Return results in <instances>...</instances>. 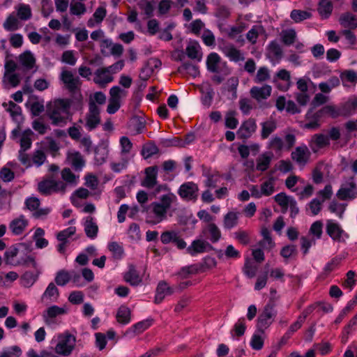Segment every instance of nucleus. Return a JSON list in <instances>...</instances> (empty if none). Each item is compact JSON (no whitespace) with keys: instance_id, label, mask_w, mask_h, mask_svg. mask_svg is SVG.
I'll return each mask as SVG.
<instances>
[{"instance_id":"9b49d317","label":"nucleus","mask_w":357,"mask_h":357,"mask_svg":"<svg viewBox=\"0 0 357 357\" xmlns=\"http://www.w3.org/2000/svg\"><path fill=\"white\" fill-rule=\"evenodd\" d=\"M311 153L305 144L297 146L294 151L291 152V157L298 165H305L310 158Z\"/></svg>"},{"instance_id":"4d7b16f0","label":"nucleus","mask_w":357,"mask_h":357,"mask_svg":"<svg viewBox=\"0 0 357 357\" xmlns=\"http://www.w3.org/2000/svg\"><path fill=\"white\" fill-rule=\"evenodd\" d=\"M70 273L66 270H60L56 273L54 281L59 286H64L70 281Z\"/></svg>"},{"instance_id":"a19ab883","label":"nucleus","mask_w":357,"mask_h":357,"mask_svg":"<svg viewBox=\"0 0 357 357\" xmlns=\"http://www.w3.org/2000/svg\"><path fill=\"white\" fill-rule=\"evenodd\" d=\"M130 313L128 307L125 305L120 306L116 316L117 321L122 324H128L130 321Z\"/></svg>"},{"instance_id":"0eeeda50","label":"nucleus","mask_w":357,"mask_h":357,"mask_svg":"<svg viewBox=\"0 0 357 357\" xmlns=\"http://www.w3.org/2000/svg\"><path fill=\"white\" fill-rule=\"evenodd\" d=\"M356 190L355 177H348L342 183L336 193V197L342 201L353 200L356 198Z\"/></svg>"},{"instance_id":"473e14b6","label":"nucleus","mask_w":357,"mask_h":357,"mask_svg":"<svg viewBox=\"0 0 357 357\" xmlns=\"http://www.w3.org/2000/svg\"><path fill=\"white\" fill-rule=\"evenodd\" d=\"M10 192L6 190H1L0 191V213H5L10 211Z\"/></svg>"},{"instance_id":"39448f33","label":"nucleus","mask_w":357,"mask_h":357,"mask_svg":"<svg viewBox=\"0 0 357 357\" xmlns=\"http://www.w3.org/2000/svg\"><path fill=\"white\" fill-rule=\"evenodd\" d=\"M296 140L295 135L291 133L285 135L284 140L275 135L268 141L267 148L274 151L275 153H280L283 149L289 151L294 146Z\"/></svg>"},{"instance_id":"a878e982","label":"nucleus","mask_w":357,"mask_h":357,"mask_svg":"<svg viewBox=\"0 0 357 357\" xmlns=\"http://www.w3.org/2000/svg\"><path fill=\"white\" fill-rule=\"evenodd\" d=\"M109 68H98L95 72L93 81L98 84H106L113 81V77L108 75Z\"/></svg>"},{"instance_id":"7c9ffc66","label":"nucleus","mask_w":357,"mask_h":357,"mask_svg":"<svg viewBox=\"0 0 357 357\" xmlns=\"http://www.w3.org/2000/svg\"><path fill=\"white\" fill-rule=\"evenodd\" d=\"M178 72L181 74H187L193 77L199 75V67L192 64L191 62H183L181 66L178 68Z\"/></svg>"},{"instance_id":"8fccbe9b","label":"nucleus","mask_w":357,"mask_h":357,"mask_svg":"<svg viewBox=\"0 0 357 357\" xmlns=\"http://www.w3.org/2000/svg\"><path fill=\"white\" fill-rule=\"evenodd\" d=\"M124 280L132 286H137L142 282L137 271L134 268H130L129 271L125 274Z\"/></svg>"},{"instance_id":"79ce46f5","label":"nucleus","mask_w":357,"mask_h":357,"mask_svg":"<svg viewBox=\"0 0 357 357\" xmlns=\"http://www.w3.org/2000/svg\"><path fill=\"white\" fill-rule=\"evenodd\" d=\"M312 13L307 10L294 9L290 13L291 19L296 23H299L305 20L311 18Z\"/></svg>"},{"instance_id":"5701e85b","label":"nucleus","mask_w":357,"mask_h":357,"mask_svg":"<svg viewBox=\"0 0 357 357\" xmlns=\"http://www.w3.org/2000/svg\"><path fill=\"white\" fill-rule=\"evenodd\" d=\"M59 296V289L56 287L54 283L50 282L45 291L41 296L42 302L49 301L50 302H56Z\"/></svg>"},{"instance_id":"338daca9","label":"nucleus","mask_w":357,"mask_h":357,"mask_svg":"<svg viewBox=\"0 0 357 357\" xmlns=\"http://www.w3.org/2000/svg\"><path fill=\"white\" fill-rule=\"evenodd\" d=\"M322 112H324L325 114H328L333 119L342 116V114H340L341 111L340 105L337 106L326 105L322 107Z\"/></svg>"},{"instance_id":"c03bdc74","label":"nucleus","mask_w":357,"mask_h":357,"mask_svg":"<svg viewBox=\"0 0 357 357\" xmlns=\"http://www.w3.org/2000/svg\"><path fill=\"white\" fill-rule=\"evenodd\" d=\"M231 15V9L226 5L218 4L214 10V16L220 20L225 21Z\"/></svg>"},{"instance_id":"7ed1b4c3","label":"nucleus","mask_w":357,"mask_h":357,"mask_svg":"<svg viewBox=\"0 0 357 357\" xmlns=\"http://www.w3.org/2000/svg\"><path fill=\"white\" fill-rule=\"evenodd\" d=\"M277 315L275 310V303L273 301H269L264 306L262 312L257 318V326L258 329L264 332L273 322Z\"/></svg>"},{"instance_id":"6ab92c4d","label":"nucleus","mask_w":357,"mask_h":357,"mask_svg":"<svg viewBox=\"0 0 357 357\" xmlns=\"http://www.w3.org/2000/svg\"><path fill=\"white\" fill-rule=\"evenodd\" d=\"M342 116L348 117L357 113V98H349L340 105Z\"/></svg>"},{"instance_id":"ddd939ff","label":"nucleus","mask_w":357,"mask_h":357,"mask_svg":"<svg viewBox=\"0 0 357 357\" xmlns=\"http://www.w3.org/2000/svg\"><path fill=\"white\" fill-rule=\"evenodd\" d=\"M257 124L254 119L245 121L237 130V137L241 139H246L256 131Z\"/></svg>"},{"instance_id":"864d4df0","label":"nucleus","mask_w":357,"mask_h":357,"mask_svg":"<svg viewBox=\"0 0 357 357\" xmlns=\"http://www.w3.org/2000/svg\"><path fill=\"white\" fill-rule=\"evenodd\" d=\"M20 61L23 66L30 70L33 68L36 59L30 52H26L20 56Z\"/></svg>"},{"instance_id":"774afa93","label":"nucleus","mask_w":357,"mask_h":357,"mask_svg":"<svg viewBox=\"0 0 357 357\" xmlns=\"http://www.w3.org/2000/svg\"><path fill=\"white\" fill-rule=\"evenodd\" d=\"M294 199L292 197H289L286 195L284 192H280L276 195L274 197L275 201L281 206V207H289V204Z\"/></svg>"},{"instance_id":"f257e3e1","label":"nucleus","mask_w":357,"mask_h":357,"mask_svg":"<svg viewBox=\"0 0 357 357\" xmlns=\"http://www.w3.org/2000/svg\"><path fill=\"white\" fill-rule=\"evenodd\" d=\"M71 105L70 99H57L54 101L53 107L47 110L52 125L62 126L66 123Z\"/></svg>"},{"instance_id":"1a4fd4ad","label":"nucleus","mask_w":357,"mask_h":357,"mask_svg":"<svg viewBox=\"0 0 357 357\" xmlns=\"http://www.w3.org/2000/svg\"><path fill=\"white\" fill-rule=\"evenodd\" d=\"M178 194L184 200L195 202L199 196V187L192 181L185 182L179 187Z\"/></svg>"},{"instance_id":"aec40b11","label":"nucleus","mask_w":357,"mask_h":357,"mask_svg":"<svg viewBox=\"0 0 357 357\" xmlns=\"http://www.w3.org/2000/svg\"><path fill=\"white\" fill-rule=\"evenodd\" d=\"M66 312V310L57 305H52L47 309L43 313V317L44 321L46 324H51L53 323V319L59 315L64 314Z\"/></svg>"},{"instance_id":"20e7f679","label":"nucleus","mask_w":357,"mask_h":357,"mask_svg":"<svg viewBox=\"0 0 357 357\" xmlns=\"http://www.w3.org/2000/svg\"><path fill=\"white\" fill-rule=\"evenodd\" d=\"M177 201L176 196L169 192L161 195L158 201V223L167 219L168 216L171 217L172 214L169 213V211L172 205Z\"/></svg>"},{"instance_id":"13d9d810","label":"nucleus","mask_w":357,"mask_h":357,"mask_svg":"<svg viewBox=\"0 0 357 357\" xmlns=\"http://www.w3.org/2000/svg\"><path fill=\"white\" fill-rule=\"evenodd\" d=\"M141 154L145 160L156 154V145L154 142H150L144 144Z\"/></svg>"},{"instance_id":"c85d7f7f","label":"nucleus","mask_w":357,"mask_h":357,"mask_svg":"<svg viewBox=\"0 0 357 357\" xmlns=\"http://www.w3.org/2000/svg\"><path fill=\"white\" fill-rule=\"evenodd\" d=\"M220 62V57L217 53L212 52L209 54L206 59V67L208 70L214 73H220V70L218 66Z\"/></svg>"},{"instance_id":"f03ea898","label":"nucleus","mask_w":357,"mask_h":357,"mask_svg":"<svg viewBox=\"0 0 357 357\" xmlns=\"http://www.w3.org/2000/svg\"><path fill=\"white\" fill-rule=\"evenodd\" d=\"M76 338L72 334L66 332L58 335V342L54 351L58 355L69 356L75 347Z\"/></svg>"},{"instance_id":"a18cd8bd","label":"nucleus","mask_w":357,"mask_h":357,"mask_svg":"<svg viewBox=\"0 0 357 357\" xmlns=\"http://www.w3.org/2000/svg\"><path fill=\"white\" fill-rule=\"evenodd\" d=\"M33 135V132L31 129H26L22 132L20 142V150H28L31 148L32 144V140L31 137Z\"/></svg>"},{"instance_id":"b1692460","label":"nucleus","mask_w":357,"mask_h":357,"mask_svg":"<svg viewBox=\"0 0 357 357\" xmlns=\"http://www.w3.org/2000/svg\"><path fill=\"white\" fill-rule=\"evenodd\" d=\"M176 162L172 160L165 161L162 165L161 173H163L162 177L165 181H172L174 175L172 174L176 169Z\"/></svg>"},{"instance_id":"603ef678","label":"nucleus","mask_w":357,"mask_h":357,"mask_svg":"<svg viewBox=\"0 0 357 357\" xmlns=\"http://www.w3.org/2000/svg\"><path fill=\"white\" fill-rule=\"evenodd\" d=\"M271 78L270 70L266 67H260L254 78V82L257 84L263 83Z\"/></svg>"},{"instance_id":"69168bd1","label":"nucleus","mask_w":357,"mask_h":357,"mask_svg":"<svg viewBox=\"0 0 357 357\" xmlns=\"http://www.w3.org/2000/svg\"><path fill=\"white\" fill-rule=\"evenodd\" d=\"M342 257L340 256H336L333 257L330 261H328L324 268V271L326 274H329L331 272L334 271L340 264Z\"/></svg>"},{"instance_id":"6e6552de","label":"nucleus","mask_w":357,"mask_h":357,"mask_svg":"<svg viewBox=\"0 0 357 357\" xmlns=\"http://www.w3.org/2000/svg\"><path fill=\"white\" fill-rule=\"evenodd\" d=\"M100 110L93 100L89 102V112L86 115L85 127L89 131L96 129L100 123Z\"/></svg>"},{"instance_id":"bb28decb","label":"nucleus","mask_w":357,"mask_h":357,"mask_svg":"<svg viewBox=\"0 0 357 357\" xmlns=\"http://www.w3.org/2000/svg\"><path fill=\"white\" fill-rule=\"evenodd\" d=\"M137 202L142 205L144 208V211L146 213H153L155 215H156V202H152L148 206H144V204L149 199L148 194L144 190H139L137 194Z\"/></svg>"},{"instance_id":"a211bd4d","label":"nucleus","mask_w":357,"mask_h":357,"mask_svg":"<svg viewBox=\"0 0 357 357\" xmlns=\"http://www.w3.org/2000/svg\"><path fill=\"white\" fill-rule=\"evenodd\" d=\"M145 177L141 182V185L151 188L156 185V165L146 167L144 170Z\"/></svg>"},{"instance_id":"dca6fc26","label":"nucleus","mask_w":357,"mask_h":357,"mask_svg":"<svg viewBox=\"0 0 357 357\" xmlns=\"http://www.w3.org/2000/svg\"><path fill=\"white\" fill-rule=\"evenodd\" d=\"M211 249H213V247L209 243L204 240L197 239L193 241L191 245L186 248V252L191 256H195Z\"/></svg>"},{"instance_id":"09e8293b","label":"nucleus","mask_w":357,"mask_h":357,"mask_svg":"<svg viewBox=\"0 0 357 357\" xmlns=\"http://www.w3.org/2000/svg\"><path fill=\"white\" fill-rule=\"evenodd\" d=\"M8 106L6 111L10 113L13 121L19 123L22 119L21 107L11 100L8 102Z\"/></svg>"},{"instance_id":"0e129e2a","label":"nucleus","mask_w":357,"mask_h":357,"mask_svg":"<svg viewBox=\"0 0 357 357\" xmlns=\"http://www.w3.org/2000/svg\"><path fill=\"white\" fill-rule=\"evenodd\" d=\"M109 250L112 252L115 259H120L124 255L123 248L117 242H112L108 245Z\"/></svg>"},{"instance_id":"423d86ee","label":"nucleus","mask_w":357,"mask_h":357,"mask_svg":"<svg viewBox=\"0 0 357 357\" xmlns=\"http://www.w3.org/2000/svg\"><path fill=\"white\" fill-rule=\"evenodd\" d=\"M38 189L44 195H50L53 192L64 194L66 191V184L62 181H56L53 177H50L40 181Z\"/></svg>"},{"instance_id":"2f4dec72","label":"nucleus","mask_w":357,"mask_h":357,"mask_svg":"<svg viewBox=\"0 0 357 357\" xmlns=\"http://www.w3.org/2000/svg\"><path fill=\"white\" fill-rule=\"evenodd\" d=\"M225 56H227L231 61L238 62L244 60V56L240 50L236 49L234 45H227L222 50Z\"/></svg>"},{"instance_id":"4468645a","label":"nucleus","mask_w":357,"mask_h":357,"mask_svg":"<svg viewBox=\"0 0 357 357\" xmlns=\"http://www.w3.org/2000/svg\"><path fill=\"white\" fill-rule=\"evenodd\" d=\"M61 79L71 93H75L81 84L79 77H74L72 72L67 70L61 73Z\"/></svg>"},{"instance_id":"bf43d9fd","label":"nucleus","mask_w":357,"mask_h":357,"mask_svg":"<svg viewBox=\"0 0 357 357\" xmlns=\"http://www.w3.org/2000/svg\"><path fill=\"white\" fill-rule=\"evenodd\" d=\"M246 329L245 319L244 317L240 318L234 324L233 330L231 331V335L233 333L237 337H241L244 335Z\"/></svg>"},{"instance_id":"e433bc0d","label":"nucleus","mask_w":357,"mask_h":357,"mask_svg":"<svg viewBox=\"0 0 357 357\" xmlns=\"http://www.w3.org/2000/svg\"><path fill=\"white\" fill-rule=\"evenodd\" d=\"M27 225V220L24 218L23 215H21L19 218L15 219L10 222V228L13 234L19 235L22 233Z\"/></svg>"},{"instance_id":"ea45409f","label":"nucleus","mask_w":357,"mask_h":357,"mask_svg":"<svg viewBox=\"0 0 357 357\" xmlns=\"http://www.w3.org/2000/svg\"><path fill=\"white\" fill-rule=\"evenodd\" d=\"M333 10V4L330 0H320L318 11L321 18H328Z\"/></svg>"},{"instance_id":"f8f14e48","label":"nucleus","mask_w":357,"mask_h":357,"mask_svg":"<svg viewBox=\"0 0 357 357\" xmlns=\"http://www.w3.org/2000/svg\"><path fill=\"white\" fill-rule=\"evenodd\" d=\"M326 233L334 241H340L344 237L349 238V235L342 229L340 224L329 220L326 222Z\"/></svg>"},{"instance_id":"72a5a7b5","label":"nucleus","mask_w":357,"mask_h":357,"mask_svg":"<svg viewBox=\"0 0 357 357\" xmlns=\"http://www.w3.org/2000/svg\"><path fill=\"white\" fill-rule=\"evenodd\" d=\"M204 234H208V238L212 243L218 242L221 237V232L218 226L214 223H209L203 230Z\"/></svg>"},{"instance_id":"37998d69","label":"nucleus","mask_w":357,"mask_h":357,"mask_svg":"<svg viewBox=\"0 0 357 357\" xmlns=\"http://www.w3.org/2000/svg\"><path fill=\"white\" fill-rule=\"evenodd\" d=\"M174 290L169 287L165 281H160L158 284V303L161 302L166 296L172 295Z\"/></svg>"},{"instance_id":"c756f323","label":"nucleus","mask_w":357,"mask_h":357,"mask_svg":"<svg viewBox=\"0 0 357 357\" xmlns=\"http://www.w3.org/2000/svg\"><path fill=\"white\" fill-rule=\"evenodd\" d=\"M340 23L345 29H354L357 27V18L353 14L346 13L340 16Z\"/></svg>"},{"instance_id":"cd10ccee","label":"nucleus","mask_w":357,"mask_h":357,"mask_svg":"<svg viewBox=\"0 0 357 357\" xmlns=\"http://www.w3.org/2000/svg\"><path fill=\"white\" fill-rule=\"evenodd\" d=\"M153 319H146L134 324L130 328L126 331V335L132 333L133 335L142 333L150 326L152 325Z\"/></svg>"},{"instance_id":"3c124183","label":"nucleus","mask_w":357,"mask_h":357,"mask_svg":"<svg viewBox=\"0 0 357 357\" xmlns=\"http://www.w3.org/2000/svg\"><path fill=\"white\" fill-rule=\"evenodd\" d=\"M199 45L197 44H190L187 46L185 49L188 56L191 59H195L197 61H200L202 58V54L199 50Z\"/></svg>"},{"instance_id":"680f3d73","label":"nucleus","mask_w":357,"mask_h":357,"mask_svg":"<svg viewBox=\"0 0 357 357\" xmlns=\"http://www.w3.org/2000/svg\"><path fill=\"white\" fill-rule=\"evenodd\" d=\"M263 31V26L256 25L253 26L252 29L247 33L246 38L252 44H255L259 33H261Z\"/></svg>"},{"instance_id":"052dcab7","label":"nucleus","mask_w":357,"mask_h":357,"mask_svg":"<svg viewBox=\"0 0 357 357\" xmlns=\"http://www.w3.org/2000/svg\"><path fill=\"white\" fill-rule=\"evenodd\" d=\"M296 33L294 29H288L282 32V39L284 45L289 46L292 45L296 40Z\"/></svg>"},{"instance_id":"4be33fe9","label":"nucleus","mask_w":357,"mask_h":357,"mask_svg":"<svg viewBox=\"0 0 357 357\" xmlns=\"http://www.w3.org/2000/svg\"><path fill=\"white\" fill-rule=\"evenodd\" d=\"M145 120L143 116H133L128 122V127L131 132L135 134L142 132L145 128Z\"/></svg>"},{"instance_id":"9d476101","label":"nucleus","mask_w":357,"mask_h":357,"mask_svg":"<svg viewBox=\"0 0 357 357\" xmlns=\"http://www.w3.org/2000/svg\"><path fill=\"white\" fill-rule=\"evenodd\" d=\"M273 82L276 84V86L279 90L282 91H288L291 85L289 72L285 69L280 70L276 73Z\"/></svg>"},{"instance_id":"58836bf2","label":"nucleus","mask_w":357,"mask_h":357,"mask_svg":"<svg viewBox=\"0 0 357 357\" xmlns=\"http://www.w3.org/2000/svg\"><path fill=\"white\" fill-rule=\"evenodd\" d=\"M261 137L263 139H267L269 135L273 132L277 128L276 122L273 120H269L261 123Z\"/></svg>"},{"instance_id":"2eb2a0df","label":"nucleus","mask_w":357,"mask_h":357,"mask_svg":"<svg viewBox=\"0 0 357 357\" xmlns=\"http://www.w3.org/2000/svg\"><path fill=\"white\" fill-rule=\"evenodd\" d=\"M272 93V87L268 84H264L262 86H252L250 89V93L252 98L257 102H261L264 100L268 99Z\"/></svg>"},{"instance_id":"e2e57ef3","label":"nucleus","mask_w":357,"mask_h":357,"mask_svg":"<svg viewBox=\"0 0 357 357\" xmlns=\"http://www.w3.org/2000/svg\"><path fill=\"white\" fill-rule=\"evenodd\" d=\"M236 112L234 110L228 111L225 116V126L230 129H235L238 124V121L235 118Z\"/></svg>"},{"instance_id":"c9c22d12","label":"nucleus","mask_w":357,"mask_h":357,"mask_svg":"<svg viewBox=\"0 0 357 357\" xmlns=\"http://www.w3.org/2000/svg\"><path fill=\"white\" fill-rule=\"evenodd\" d=\"M39 274L38 271L36 273L26 271L20 278L22 285L26 288L31 287L37 281Z\"/></svg>"},{"instance_id":"49530a36","label":"nucleus","mask_w":357,"mask_h":357,"mask_svg":"<svg viewBox=\"0 0 357 357\" xmlns=\"http://www.w3.org/2000/svg\"><path fill=\"white\" fill-rule=\"evenodd\" d=\"M61 178L66 182V186L68 185H76L77 184V179L79 176H76L75 174L72 172L70 169L65 167L62 169Z\"/></svg>"},{"instance_id":"4c0bfd02","label":"nucleus","mask_w":357,"mask_h":357,"mask_svg":"<svg viewBox=\"0 0 357 357\" xmlns=\"http://www.w3.org/2000/svg\"><path fill=\"white\" fill-rule=\"evenodd\" d=\"M273 158L272 153H264L257 160L256 169L260 172L266 171L270 166Z\"/></svg>"},{"instance_id":"412c9836","label":"nucleus","mask_w":357,"mask_h":357,"mask_svg":"<svg viewBox=\"0 0 357 357\" xmlns=\"http://www.w3.org/2000/svg\"><path fill=\"white\" fill-rule=\"evenodd\" d=\"M84 231L87 237L94 239L97 237L98 232V227L95 222L92 216H87L84 223Z\"/></svg>"},{"instance_id":"6e6d98bb","label":"nucleus","mask_w":357,"mask_h":357,"mask_svg":"<svg viewBox=\"0 0 357 357\" xmlns=\"http://www.w3.org/2000/svg\"><path fill=\"white\" fill-rule=\"evenodd\" d=\"M347 206V204L338 203L333 200L330 203L328 209L331 213H335L340 218H342Z\"/></svg>"},{"instance_id":"de8ad7c7","label":"nucleus","mask_w":357,"mask_h":357,"mask_svg":"<svg viewBox=\"0 0 357 357\" xmlns=\"http://www.w3.org/2000/svg\"><path fill=\"white\" fill-rule=\"evenodd\" d=\"M176 24L173 22H169L163 29H159L158 27V37L165 41H169L172 39V31L175 28Z\"/></svg>"},{"instance_id":"f3484780","label":"nucleus","mask_w":357,"mask_h":357,"mask_svg":"<svg viewBox=\"0 0 357 357\" xmlns=\"http://www.w3.org/2000/svg\"><path fill=\"white\" fill-rule=\"evenodd\" d=\"M330 145L329 137L322 133L314 134L309 142L312 151L316 153L319 149Z\"/></svg>"},{"instance_id":"393cba45","label":"nucleus","mask_w":357,"mask_h":357,"mask_svg":"<svg viewBox=\"0 0 357 357\" xmlns=\"http://www.w3.org/2000/svg\"><path fill=\"white\" fill-rule=\"evenodd\" d=\"M73 169L76 172H79L85 165V160L82 154L75 151L68 155V157Z\"/></svg>"},{"instance_id":"f704fd0d","label":"nucleus","mask_w":357,"mask_h":357,"mask_svg":"<svg viewBox=\"0 0 357 357\" xmlns=\"http://www.w3.org/2000/svg\"><path fill=\"white\" fill-rule=\"evenodd\" d=\"M239 213L229 211L225 215L223 219V227L225 229H231L235 227L238 222Z\"/></svg>"},{"instance_id":"5fc2aeb1","label":"nucleus","mask_w":357,"mask_h":357,"mask_svg":"<svg viewBox=\"0 0 357 357\" xmlns=\"http://www.w3.org/2000/svg\"><path fill=\"white\" fill-rule=\"evenodd\" d=\"M202 175L206 178V180L204 181L206 187L212 188L216 187L219 178V175L218 174H212L209 170H204Z\"/></svg>"}]
</instances>
